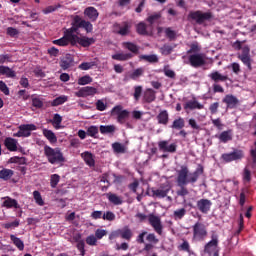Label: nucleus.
Listing matches in <instances>:
<instances>
[{
  "instance_id": "obj_1",
  "label": "nucleus",
  "mask_w": 256,
  "mask_h": 256,
  "mask_svg": "<svg viewBox=\"0 0 256 256\" xmlns=\"http://www.w3.org/2000/svg\"><path fill=\"white\" fill-rule=\"evenodd\" d=\"M204 168L202 165H198L197 169L189 173V167L186 165H182L179 170H177L176 183L179 190H177L178 197H187L189 195V189H187V185L191 183V185L197 183L199 180V176L203 175Z\"/></svg>"
},
{
  "instance_id": "obj_2",
  "label": "nucleus",
  "mask_w": 256,
  "mask_h": 256,
  "mask_svg": "<svg viewBox=\"0 0 256 256\" xmlns=\"http://www.w3.org/2000/svg\"><path fill=\"white\" fill-rule=\"evenodd\" d=\"M136 219H139L141 222L148 219L149 225L154 229L157 235H163V223L161 222V218L156 216L155 214H149L148 216L143 213H137Z\"/></svg>"
},
{
  "instance_id": "obj_3",
  "label": "nucleus",
  "mask_w": 256,
  "mask_h": 256,
  "mask_svg": "<svg viewBox=\"0 0 256 256\" xmlns=\"http://www.w3.org/2000/svg\"><path fill=\"white\" fill-rule=\"evenodd\" d=\"M44 155L48 159V163L56 165L57 163H65L63 152L59 148H51V146H44Z\"/></svg>"
},
{
  "instance_id": "obj_4",
  "label": "nucleus",
  "mask_w": 256,
  "mask_h": 256,
  "mask_svg": "<svg viewBox=\"0 0 256 256\" xmlns=\"http://www.w3.org/2000/svg\"><path fill=\"white\" fill-rule=\"evenodd\" d=\"M210 239L204 246V253L208 256H213L215 253L219 255V234L217 231H211Z\"/></svg>"
},
{
  "instance_id": "obj_5",
  "label": "nucleus",
  "mask_w": 256,
  "mask_h": 256,
  "mask_svg": "<svg viewBox=\"0 0 256 256\" xmlns=\"http://www.w3.org/2000/svg\"><path fill=\"white\" fill-rule=\"evenodd\" d=\"M188 21H195L197 25H203L205 21L213 19V13L203 12L201 10L190 11L187 17Z\"/></svg>"
},
{
  "instance_id": "obj_6",
  "label": "nucleus",
  "mask_w": 256,
  "mask_h": 256,
  "mask_svg": "<svg viewBox=\"0 0 256 256\" xmlns=\"http://www.w3.org/2000/svg\"><path fill=\"white\" fill-rule=\"evenodd\" d=\"M192 231H193V241L201 242L207 239V226L203 224V222H196L192 226Z\"/></svg>"
},
{
  "instance_id": "obj_7",
  "label": "nucleus",
  "mask_w": 256,
  "mask_h": 256,
  "mask_svg": "<svg viewBox=\"0 0 256 256\" xmlns=\"http://www.w3.org/2000/svg\"><path fill=\"white\" fill-rule=\"evenodd\" d=\"M118 237H121L126 241H131L133 237V231L131 230V228H129V226H125L123 229H117L111 232L109 235L110 241H113V239H117Z\"/></svg>"
},
{
  "instance_id": "obj_8",
  "label": "nucleus",
  "mask_w": 256,
  "mask_h": 256,
  "mask_svg": "<svg viewBox=\"0 0 256 256\" xmlns=\"http://www.w3.org/2000/svg\"><path fill=\"white\" fill-rule=\"evenodd\" d=\"M111 115H117V122L120 125H125L127 119H129V110H124L122 105H117L111 110Z\"/></svg>"
},
{
  "instance_id": "obj_9",
  "label": "nucleus",
  "mask_w": 256,
  "mask_h": 256,
  "mask_svg": "<svg viewBox=\"0 0 256 256\" xmlns=\"http://www.w3.org/2000/svg\"><path fill=\"white\" fill-rule=\"evenodd\" d=\"M245 157V152L241 149H234L233 152L224 153L221 155L222 161L224 163H231L233 161H241Z\"/></svg>"
},
{
  "instance_id": "obj_10",
  "label": "nucleus",
  "mask_w": 256,
  "mask_h": 256,
  "mask_svg": "<svg viewBox=\"0 0 256 256\" xmlns=\"http://www.w3.org/2000/svg\"><path fill=\"white\" fill-rule=\"evenodd\" d=\"M188 61L191 67L198 69V67H203L205 65V54L196 53L188 56Z\"/></svg>"
},
{
  "instance_id": "obj_11",
  "label": "nucleus",
  "mask_w": 256,
  "mask_h": 256,
  "mask_svg": "<svg viewBox=\"0 0 256 256\" xmlns=\"http://www.w3.org/2000/svg\"><path fill=\"white\" fill-rule=\"evenodd\" d=\"M31 131H37L35 124H23L19 126V131L14 134V137H31Z\"/></svg>"
},
{
  "instance_id": "obj_12",
  "label": "nucleus",
  "mask_w": 256,
  "mask_h": 256,
  "mask_svg": "<svg viewBox=\"0 0 256 256\" xmlns=\"http://www.w3.org/2000/svg\"><path fill=\"white\" fill-rule=\"evenodd\" d=\"M78 31H79V25L75 23V18H73L72 27H70L64 31V34L67 37H69L70 45H72V47H75V40L79 37V36H77V34H75Z\"/></svg>"
},
{
  "instance_id": "obj_13",
  "label": "nucleus",
  "mask_w": 256,
  "mask_h": 256,
  "mask_svg": "<svg viewBox=\"0 0 256 256\" xmlns=\"http://www.w3.org/2000/svg\"><path fill=\"white\" fill-rule=\"evenodd\" d=\"M213 205V202L209 199L202 198L196 202V207L200 213H203L204 215H207L209 211H211V206Z\"/></svg>"
},
{
  "instance_id": "obj_14",
  "label": "nucleus",
  "mask_w": 256,
  "mask_h": 256,
  "mask_svg": "<svg viewBox=\"0 0 256 256\" xmlns=\"http://www.w3.org/2000/svg\"><path fill=\"white\" fill-rule=\"evenodd\" d=\"M97 95V88L92 86H85L80 88L77 92H75V97H93Z\"/></svg>"
},
{
  "instance_id": "obj_15",
  "label": "nucleus",
  "mask_w": 256,
  "mask_h": 256,
  "mask_svg": "<svg viewBox=\"0 0 256 256\" xmlns=\"http://www.w3.org/2000/svg\"><path fill=\"white\" fill-rule=\"evenodd\" d=\"M75 24L78 25L79 29H84L86 33H92L93 32V24L87 20H83L81 16L76 15L74 16Z\"/></svg>"
},
{
  "instance_id": "obj_16",
  "label": "nucleus",
  "mask_w": 256,
  "mask_h": 256,
  "mask_svg": "<svg viewBox=\"0 0 256 256\" xmlns=\"http://www.w3.org/2000/svg\"><path fill=\"white\" fill-rule=\"evenodd\" d=\"M158 148L163 153H176L177 152V144H175V143L169 144V141H167V140L159 141Z\"/></svg>"
},
{
  "instance_id": "obj_17",
  "label": "nucleus",
  "mask_w": 256,
  "mask_h": 256,
  "mask_svg": "<svg viewBox=\"0 0 256 256\" xmlns=\"http://www.w3.org/2000/svg\"><path fill=\"white\" fill-rule=\"evenodd\" d=\"M84 16H86L92 23H95V21L99 19V11L95 7L89 6L84 9Z\"/></svg>"
},
{
  "instance_id": "obj_18",
  "label": "nucleus",
  "mask_w": 256,
  "mask_h": 256,
  "mask_svg": "<svg viewBox=\"0 0 256 256\" xmlns=\"http://www.w3.org/2000/svg\"><path fill=\"white\" fill-rule=\"evenodd\" d=\"M222 101L226 104L227 109H235L239 105V99L233 94L226 95Z\"/></svg>"
},
{
  "instance_id": "obj_19",
  "label": "nucleus",
  "mask_w": 256,
  "mask_h": 256,
  "mask_svg": "<svg viewBox=\"0 0 256 256\" xmlns=\"http://www.w3.org/2000/svg\"><path fill=\"white\" fill-rule=\"evenodd\" d=\"M80 45L81 47H91V45H94L95 38H89L87 36L77 37L75 39V45Z\"/></svg>"
},
{
  "instance_id": "obj_20",
  "label": "nucleus",
  "mask_w": 256,
  "mask_h": 256,
  "mask_svg": "<svg viewBox=\"0 0 256 256\" xmlns=\"http://www.w3.org/2000/svg\"><path fill=\"white\" fill-rule=\"evenodd\" d=\"M73 55L66 54L63 58L60 60V67L63 69V71H67L69 67H73Z\"/></svg>"
},
{
  "instance_id": "obj_21",
  "label": "nucleus",
  "mask_w": 256,
  "mask_h": 256,
  "mask_svg": "<svg viewBox=\"0 0 256 256\" xmlns=\"http://www.w3.org/2000/svg\"><path fill=\"white\" fill-rule=\"evenodd\" d=\"M214 83L225 82L229 80V76L221 74L219 71H214L208 75Z\"/></svg>"
},
{
  "instance_id": "obj_22",
  "label": "nucleus",
  "mask_w": 256,
  "mask_h": 256,
  "mask_svg": "<svg viewBox=\"0 0 256 256\" xmlns=\"http://www.w3.org/2000/svg\"><path fill=\"white\" fill-rule=\"evenodd\" d=\"M0 75H4L8 79H15L17 77V73L9 66H0Z\"/></svg>"
},
{
  "instance_id": "obj_23",
  "label": "nucleus",
  "mask_w": 256,
  "mask_h": 256,
  "mask_svg": "<svg viewBox=\"0 0 256 256\" xmlns=\"http://www.w3.org/2000/svg\"><path fill=\"white\" fill-rule=\"evenodd\" d=\"M159 125L169 124V112L167 110H161L156 116Z\"/></svg>"
},
{
  "instance_id": "obj_24",
  "label": "nucleus",
  "mask_w": 256,
  "mask_h": 256,
  "mask_svg": "<svg viewBox=\"0 0 256 256\" xmlns=\"http://www.w3.org/2000/svg\"><path fill=\"white\" fill-rule=\"evenodd\" d=\"M82 159H84L88 167H95V156L93 153L86 151L81 154Z\"/></svg>"
},
{
  "instance_id": "obj_25",
  "label": "nucleus",
  "mask_w": 256,
  "mask_h": 256,
  "mask_svg": "<svg viewBox=\"0 0 256 256\" xmlns=\"http://www.w3.org/2000/svg\"><path fill=\"white\" fill-rule=\"evenodd\" d=\"M130 32H131V25H129V22H123L122 24H118V31H117L118 35L125 37L129 35Z\"/></svg>"
},
{
  "instance_id": "obj_26",
  "label": "nucleus",
  "mask_w": 256,
  "mask_h": 256,
  "mask_svg": "<svg viewBox=\"0 0 256 256\" xmlns=\"http://www.w3.org/2000/svg\"><path fill=\"white\" fill-rule=\"evenodd\" d=\"M106 197L112 205H123V198L115 193H107Z\"/></svg>"
},
{
  "instance_id": "obj_27",
  "label": "nucleus",
  "mask_w": 256,
  "mask_h": 256,
  "mask_svg": "<svg viewBox=\"0 0 256 256\" xmlns=\"http://www.w3.org/2000/svg\"><path fill=\"white\" fill-rule=\"evenodd\" d=\"M155 99H157V96L155 95V91L151 88H148L143 95L144 103H153Z\"/></svg>"
},
{
  "instance_id": "obj_28",
  "label": "nucleus",
  "mask_w": 256,
  "mask_h": 256,
  "mask_svg": "<svg viewBox=\"0 0 256 256\" xmlns=\"http://www.w3.org/2000/svg\"><path fill=\"white\" fill-rule=\"evenodd\" d=\"M4 199L5 201L3 202L2 207H6V209H12V207H14V209H19V203L17 200L11 197H6Z\"/></svg>"
},
{
  "instance_id": "obj_29",
  "label": "nucleus",
  "mask_w": 256,
  "mask_h": 256,
  "mask_svg": "<svg viewBox=\"0 0 256 256\" xmlns=\"http://www.w3.org/2000/svg\"><path fill=\"white\" fill-rule=\"evenodd\" d=\"M4 145L8 151H17V140L15 138L7 137L4 140Z\"/></svg>"
},
{
  "instance_id": "obj_30",
  "label": "nucleus",
  "mask_w": 256,
  "mask_h": 256,
  "mask_svg": "<svg viewBox=\"0 0 256 256\" xmlns=\"http://www.w3.org/2000/svg\"><path fill=\"white\" fill-rule=\"evenodd\" d=\"M112 59H114V61H129V59H133V54L123 52L116 53L112 55Z\"/></svg>"
},
{
  "instance_id": "obj_31",
  "label": "nucleus",
  "mask_w": 256,
  "mask_h": 256,
  "mask_svg": "<svg viewBox=\"0 0 256 256\" xmlns=\"http://www.w3.org/2000/svg\"><path fill=\"white\" fill-rule=\"evenodd\" d=\"M205 106L201 103H199L197 100L188 101L186 104H184V109H190V111H193L194 109H204Z\"/></svg>"
},
{
  "instance_id": "obj_32",
  "label": "nucleus",
  "mask_w": 256,
  "mask_h": 256,
  "mask_svg": "<svg viewBox=\"0 0 256 256\" xmlns=\"http://www.w3.org/2000/svg\"><path fill=\"white\" fill-rule=\"evenodd\" d=\"M231 133V130L223 131L218 136L219 141H221V143H229V141L233 140V135Z\"/></svg>"
},
{
  "instance_id": "obj_33",
  "label": "nucleus",
  "mask_w": 256,
  "mask_h": 256,
  "mask_svg": "<svg viewBox=\"0 0 256 256\" xmlns=\"http://www.w3.org/2000/svg\"><path fill=\"white\" fill-rule=\"evenodd\" d=\"M185 127V119L179 117L172 122L170 129H175L176 131H181Z\"/></svg>"
},
{
  "instance_id": "obj_34",
  "label": "nucleus",
  "mask_w": 256,
  "mask_h": 256,
  "mask_svg": "<svg viewBox=\"0 0 256 256\" xmlns=\"http://www.w3.org/2000/svg\"><path fill=\"white\" fill-rule=\"evenodd\" d=\"M13 175H15V172L11 169L3 168L0 170V179H2V181H9Z\"/></svg>"
},
{
  "instance_id": "obj_35",
  "label": "nucleus",
  "mask_w": 256,
  "mask_h": 256,
  "mask_svg": "<svg viewBox=\"0 0 256 256\" xmlns=\"http://www.w3.org/2000/svg\"><path fill=\"white\" fill-rule=\"evenodd\" d=\"M122 47L130 51V53H134V55H137V53H139V46H137L133 42H123Z\"/></svg>"
},
{
  "instance_id": "obj_36",
  "label": "nucleus",
  "mask_w": 256,
  "mask_h": 256,
  "mask_svg": "<svg viewBox=\"0 0 256 256\" xmlns=\"http://www.w3.org/2000/svg\"><path fill=\"white\" fill-rule=\"evenodd\" d=\"M10 240L15 245V247H17V249H19V251H23V249H25V243H23V240H21L17 236L11 234Z\"/></svg>"
},
{
  "instance_id": "obj_37",
  "label": "nucleus",
  "mask_w": 256,
  "mask_h": 256,
  "mask_svg": "<svg viewBox=\"0 0 256 256\" xmlns=\"http://www.w3.org/2000/svg\"><path fill=\"white\" fill-rule=\"evenodd\" d=\"M53 45H58L59 47H67L71 43V39L65 34L62 38L52 41Z\"/></svg>"
},
{
  "instance_id": "obj_38",
  "label": "nucleus",
  "mask_w": 256,
  "mask_h": 256,
  "mask_svg": "<svg viewBox=\"0 0 256 256\" xmlns=\"http://www.w3.org/2000/svg\"><path fill=\"white\" fill-rule=\"evenodd\" d=\"M43 135H44V137H46V139H48V141L50 143H57V136L55 135V133L53 131L44 129Z\"/></svg>"
},
{
  "instance_id": "obj_39",
  "label": "nucleus",
  "mask_w": 256,
  "mask_h": 256,
  "mask_svg": "<svg viewBox=\"0 0 256 256\" xmlns=\"http://www.w3.org/2000/svg\"><path fill=\"white\" fill-rule=\"evenodd\" d=\"M136 32L138 35H149V32L147 31V24L144 22H140L136 25Z\"/></svg>"
},
{
  "instance_id": "obj_40",
  "label": "nucleus",
  "mask_w": 256,
  "mask_h": 256,
  "mask_svg": "<svg viewBox=\"0 0 256 256\" xmlns=\"http://www.w3.org/2000/svg\"><path fill=\"white\" fill-rule=\"evenodd\" d=\"M68 97L63 95V96H59L57 98H55L52 102H51V106L52 107H59V105H63V103H67Z\"/></svg>"
},
{
  "instance_id": "obj_41",
  "label": "nucleus",
  "mask_w": 256,
  "mask_h": 256,
  "mask_svg": "<svg viewBox=\"0 0 256 256\" xmlns=\"http://www.w3.org/2000/svg\"><path fill=\"white\" fill-rule=\"evenodd\" d=\"M140 59H142L143 61H147V63H159V57H157V55L155 54L141 55Z\"/></svg>"
},
{
  "instance_id": "obj_42",
  "label": "nucleus",
  "mask_w": 256,
  "mask_h": 256,
  "mask_svg": "<svg viewBox=\"0 0 256 256\" xmlns=\"http://www.w3.org/2000/svg\"><path fill=\"white\" fill-rule=\"evenodd\" d=\"M178 251H184L185 253H191V244L186 239H182V243L178 246Z\"/></svg>"
},
{
  "instance_id": "obj_43",
  "label": "nucleus",
  "mask_w": 256,
  "mask_h": 256,
  "mask_svg": "<svg viewBox=\"0 0 256 256\" xmlns=\"http://www.w3.org/2000/svg\"><path fill=\"white\" fill-rule=\"evenodd\" d=\"M61 123H63V117L59 114H54L52 125H54L55 129H61Z\"/></svg>"
},
{
  "instance_id": "obj_44",
  "label": "nucleus",
  "mask_w": 256,
  "mask_h": 256,
  "mask_svg": "<svg viewBox=\"0 0 256 256\" xmlns=\"http://www.w3.org/2000/svg\"><path fill=\"white\" fill-rule=\"evenodd\" d=\"M100 133L102 135H108L109 133H115V127L113 125L100 126Z\"/></svg>"
},
{
  "instance_id": "obj_45",
  "label": "nucleus",
  "mask_w": 256,
  "mask_h": 256,
  "mask_svg": "<svg viewBox=\"0 0 256 256\" xmlns=\"http://www.w3.org/2000/svg\"><path fill=\"white\" fill-rule=\"evenodd\" d=\"M144 73V68H138L130 74V79H132L133 81H137V79H139V77H141Z\"/></svg>"
},
{
  "instance_id": "obj_46",
  "label": "nucleus",
  "mask_w": 256,
  "mask_h": 256,
  "mask_svg": "<svg viewBox=\"0 0 256 256\" xmlns=\"http://www.w3.org/2000/svg\"><path fill=\"white\" fill-rule=\"evenodd\" d=\"M33 197H34L35 203L37 205H39L40 207H43V205H45V201H43V197L41 196V192L35 190L33 192Z\"/></svg>"
},
{
  "instance_id": "obj_47",
  "label": "nucleus",
  "mask_w": 256,
  "mask_h": 256,
  "mask_svg": "<svg viewBox=\"0 0 256 256\" xmlns=\"http://www.w3.org/2000/svg\"><path fill=\"white\" fill-rule=\"evenodd\" d=\"M201 51V46H199V42H193L190 44V49L187 51L188 55H191V53L197 54Z\"/></svg>"
},
{
  "instance_id": "obj_48",
  "label": "nucleus",
  "mask_w": 256,
  "mask_h": 256,
  "mask_svg": "<svg viewBox=\"0 0 256 256\" xmlns=\"http://www.w3.org/2000/svg\"><path fill=\"white\" fill-rule=\"evenodd\" d=\"M59 181H61V176L59 174H52L50 177V186L52 189H55L57 185H59Z\"/></svg>"
},
{
  "instance_id": "obj_49",
  "label": "nucleus",
  "mask_w": 256,
  "mask_h": 256,
  "mask_svg": "<svg viewBox=\"0 0 256 256\" xmlns=\"http://www.w3.org/2000/svg\"><path fill=\"white\" fill-rule=\"evenodd\" d=\"M93 83V78L89 75L82 76L78 79V85H89Z\"/></svg>"
},
{
  "instance_id": "obj_50",
  "label": "nucleus",
  "mask_w": 256,
  "mask_h": 256,
  "mask_svg": "<svg viewBox=\"0 0 256 256\" xmlns=\"http://www.w3.org/2000/svg\"><path fill=\"white\" fill-rule=\"evenodd\" d=\"M152 197H157L158 199H165L167 197V194L165 191L155 188H152Z\"/></svg>"
},
{
  "instance_id": "obj_51",
  "label": "nucleus",
  "mask_w": 256,
  "mask_h": 256,
  "mask_svg": "<svg viewBox=\"0 0 256 256\" xmlns=\"http://www.w3.org/2000/svg\"><path fill=\"white\" fill-rule=\"evenodd\" d=\"M112 149L114 153H125V146L119 142L113 143Z\"/></svg>"
},
{
  "instance_id": "obj_52",
  "label": "nucleus",
  "mask_w": 256,
  "mask_h": 256,
  "mask_svg": "<svg viewBox=\"0 0 256 256\" xmlns=\"http://www.w3.org/2000/svg\"><path fill=\"white\" fill-rule=\"evenodd\" d=\"M160 52L162 55H171V53H173V46H171L169 44H164L160 48Z\"/></svg>"
},
{
  "instance_id": "obj_53",
  "label": "nucleus",
  "mask_w": 256,
  "mask_h": 256,
  "mask_svg": "<svg viewBox=\"0 0 256 256\" xmlns=\"http://www.w3.org/2000/svg\"><path fill=\"white\" fill-rule=\"evenodd\" d=\"M60 7H61V4L54 5V6H48L42 10V13L44 15H49V13H55V11H57V9H60Z\"/></svg>"
},
{
  "instance_id": "obj_54",
  "label": "nucleus",
  "mask_w": 256,
  "mask_h": 256,
  "mask_svg": "<svg viewBox=\"0 0 256 256\" xmlns=\"http://www.w3.org/2000/svg\"><path fill=\"white\" fill-rule=\"evenodd\" d=\"M32 107L36 109H41L43 107V99L39 97H32Z\"/></svg>"
},
{
  "instance_id": "obj_55",
  "label": "nucleus",
  "mask_w": 256,
  "mask_h": 256,
  "mask_svg": "<svg viewBox=\"0 0 256 256\" xmlns=\"http://www.w3.org/2000/svg\"><path fill=\"white\" fill-rule=\"evenodd\" d=\"M242 177L244 183H251V170H249L247 167L244 168Z\"/></svg>"
},
{
  "instance_id": "obj_56",
  "label": "nucleus",
  "mask_w": 256,
  "mask_h": 256,
  "mask_svg": "<svg viewBox=\"0 0 256 256\" xmlns=\"http://www.w3.org/2000/svg\"><path fill=\"white\" fill-rule=\"evenodd\" d=\"M187 215V210L185 208L178 209L174 211V218L175 219H183Z\"/></svg>"
},
{
  "instance_id": "obj_57",
  "label": "nucleus",
  "mask_w": 256,
  "mask_h": 256,
  "mask_svg": "<svg viewBox=\"0 0 256 256\" xmlns=\"http://www.w3.org/2000/svg\"><path fill=\"white\" fill-rule=\"evenodd\" d=\"M159 19H161V13L158 12L148 16L146 21L150 23V25H153V23H155V21H159Z\"/></svg>"
},
{
  "instance_id": "obj_58",
  "label": "nucleus",
  "mask_w": 256,
  "mask_h": 256,
  "mask_svg": "<svg viewBox=\"0 0 256 256\" xmlns=\"http://www.w3.org/2000/svg\"><path fill=\"white\" fill-rule=\"evenodd\" d=\"M146 241H148V243H150L152 245H157V243H159V240H158L157 236H155V233H149L146 236Z\"/></svg>"
},
{
  "instance_id": "obj_59",
  "label": "nucleus",
  "mask_w": 256,
  "mask_h": 256,
  "mask_svg": "<svg viewBox=\"0 0 256 256\" xmlns=\"http://www.w3.org/2000/svg\"><path fill=\"white\" fill-rule=\"evenodd\" d=\"M19 225H20V221H19V219H16L13 222H8V223L3 224L2 227H4V229H13L15 227H19Z\"/></svg>"
},
{
  "instance_id": "obj_60",
  "label": "nucleus",
  "mask_w": 256,
  "mask_h": 256,
  "mask_svg": "<svg viewBox=\"0 0 256 256\" xmlns=\"http://www.w3.org/2000/svg\"><path fill=\"white\" fill-rule=\"evenodd\" d=\"M104 221H115V213L112 211H107L102 215Z\"/></svg>"
},
{
  "instance_id": "obj_61",
  "label": "nucleus",
  "mask_w": 256,
  "mask_h": 256,
  "mask_svg": "<svg viewBox=\"0 0 256 256\" xmlns=\"http://www.w3.org/2000/svg\"><path fill=\"white\" fill-rule=\"evenodd\" d=\"M86 133L89 137H95L99 133V128L97 126H90Z\"/></svg>"
},
{
  "instance_id": "obj_62",
  "label": "nucleus",
  "mask_w": 256,
  "mask_h": 256,
  "mask_svg": "<svg viewBox=\"0 0 256 256\" xmlns=\"http://www.w3.org/2000/svg\"><path fill=\"white\" fill-rule=\"evenodd\" d=\"M165 35L170 41H174V39H176L177 37V34L175 33V31H173L171 28L165 29Z\"/></svg>"
},
{
  "instance_id": "obj_63",
  "label": "nucleus",
  "mask_w": 256,
  "mask_h": 256,
  "mask_svg": "<svg viewBox=\"0 0 256 256\" xmlns=\"http://www.w3.org/2000/svg\"><path fill=\"white\" fill-rule=\"evenodd\" d=\"M238 59H240L248 69H251V56H238Z\"/></svg>"
},
{
  "instance_id": "obj_64",
  "label": "nucleus",
  "mask_w": 256,
  "mask_h": 256,
  "mask_svg": "<svg viewBox=\"0 0 256 256\" xmlns=\"http://www.w3.org/2000/svg\"><path fill=\"white\" fill-rule=\"evenodd\" d=\"M250 156L252 158L253 163H256V141L254 142V145L250 149Z\"/></svg>"
}]
</instances>
